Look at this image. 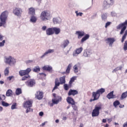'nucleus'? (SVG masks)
Returning a JSON list of instances; mask_svg holds the SVG:
<instances>
[{
	"mask_svg": "<svg viewBox=\"0 0 127 127\" xmlns=\"http://www.w3.org/2000/svg\"><path fill=\"white\" fill-rule=\"evenodd\" d=\"M28 78H30V75H29V74L24 75L23 77H22V81H25V80H27Z\"/></svg>",
	"mask_w": 127,
	"mask_h": 127,
	"instance_id": "a19ab883",
	"label": "nucleus"
},
{
	"mask_svg": "<svg viewBox=\"0 0 127 127\" xmlns=\"http://www.w3.org/2000/svg\"><path fill=\"white\" fill-rule=\"evenodd\" d=\"M120 104V101L116 100L113 103V106L115 107V108H117V107H118Z\"/></svg>",
	"mask_w": 127,
	"mask_h": 127,
	"instance_id": "ea45409f",
	"label": "nucleus"
},
{
	"mask_svg": "<svg viewBox=\"0 0 127 127\" xmlns=\"http://www.w3.org/2000/svg\"><path fill=\"white\" fill-rule=\"evenodd\" d=\"M4 43H5V40H3L1 42H0V47H2L4 46Z\"/></svg>",
	"mask_w": 127,
	"mask_h": 127,
	"instance_id": "603ef678",
	"label": "nucleus"
},
{
	"mask_svg": "<svg viewBox=\"0 0 127 127\" xmlns=\"http://www.w3.org/2000/svg\"><path fill=\"white\" fill-rule=\"evenodd\" d=\"M101 110H102V105H96L92 111V117H99Z\"/></svg>",
	"mask_w": 127,
	"mask_h": 127,
	"instance_id": "f03ea898",
	"label": "nucleus"
},
{
	"mask_svg": "<svg viewBox=\"0 0 127 127\" xmlns=\"http://www.w3.org/2000/svg\"><path fill=\"white\" fill-rule=\"evenodd\" d=\"M28 87H32L35 85V80L34 79H29L25 82Z\"/></svg>",
	"mask_w": 127,
	"mask_h": 127,
	"instance_id": "4468645a",
	"label": "nucleus"
},
{
	"mask_svg": "<svg viewBox=\"0 0 127 127\" xmlns=\"http://www.w3.org/2000/svg\"><path fill=\"white\" fill-rule=\"evenodd\" d=\"M79 93L76 90L70 89L68 93V96H75V95H78Z\"/></svg>",
	"mask_w": 127,
	"mask_h": 127,
	"instance_id": "a211bd4d",
	"label": "nucleus"
},
{
	"mask_svg": "<svg viewBox=\"0 0 127 127\" xmlns=\"http://www.w3.org/2000/svg\"><path fill=\"white\" fill-rule=\"evenodd\" d=\"M3 39V36L1 35H0V41H1Z\"/></svg>",
	"mask_w": 127,
	"mask_h": 127,
	"instance_id": "bf43d9fd",
	"label": "nucleus"
},
{
	"mask_svg": "<svg viewBox=\"0 0 127 127\" xmlns=\"http://www.w3.org/2000/svg\"><path fill=\"white\" fill-rule=\"evenodd\" d=\"M66 78V76L64 75L60 78V83H61V85H63V84H65L66 83V80L65 79Z\"/></svg>",
	"mask_w": 127,
	"mask_h": 127,
	"instance_id": "c85d7f7f",
	"label": "nucleus"
},
{
	"mask_svg": "<svg viewBox=\"0 0 127 127\" xmlns=\"http://www.w3.org/2000/svg\"><path fill=\"white\" fill-rule=\"evenodd\" d=\"M107 98L109 99V100H111V99H116L117 97L115 95H114V91H111L107 95Z\"/></svg>",
	"mask_w": 127,
	"mask_h": 127,
	"instance_id": "4be33fe9",
	"label": "nucleus"
},
{
	"mask_svg": "<svg viewBox=\"0 0 127 127\" xmlns=\"http://www.w3.org/2000/svg\"><path fill=\"white\" fill-rule=\"evenodd\" d=\"M53 96L54 97V98H55L54 99H56V98H57V97L59 96H56V94H55V93H53Z\"/></svg>",
	"mask_w": 127,
	"mask_h": 127,
	"instance_id": "680f3d73",
	"label": "nucleus"
},
{
	"mask_svg": "<svg viewBox=\"0 0 127 127\" xmlns=\"http://www.w3.org/2000/svg\"><path fill=\"white\" fill-rule=\"evenodd\" d=\"M71 68H72V64H69L68 65L65 71L62 72L61 74H62V75H69Z\"/></svg>",
	"mask_w": 127,
	"mask_h": 127,
	"instance_id": "ddd939ff",
	"label": "nucleus"
},
{
	"mask_svg": "<svg viewBox=\"0 0 127 127\" xmlns=\"http://www.w3.org/2000/svg\"><path fill=\"white\" fill-rule=\"evenodd\" d=\"M9 68L6 67L4 71V74L5 76H8V73H9Z\"/></svg>",
	"mask_w": 127,
	"mask_h": 127,
	"instance_id": "4c0bfd02",
	"label": "nucleus"
},
{
	"mask_svg": "<svg viewBox=\"0 0 127 127\" xmlns=\"http://www.w3.org/2000/svg\"><path fill=\"white\" fill-rule=\"evenodd\" d=\"M111 22H107L105 25V28H107L108 26H110V25H111Z\"/></svg>",
	"mask_w": 127,
	"mask_h": 127,
	"instance_id": "864d4df0",
	"label": "nucleus"
},
{
	"mask_svg": "<svg viewBox=\"0 0 127 127\" xmlns=\"http://www.w3.org/2000/svg\"><path fill=\"white\" fill-rule=\"evenodd\" d=\"M53 52H54V50L49 49L41 57V58H43V57L47 55V54H49V53H53Z\"/></svg>",
	"mask_w": 127,
	"mask_h": 127,
	"instance_id": "c756f323",
	"label": "nucleus"
},
{
	"mask_svg": "<svg viewBox=\"0 0 127 127\" xmlns=\"http://www.w3.org/2000/svg\"><path fill=\"white\" fill-rule=\"evenodd\" d=\"M66 102L69 104V105H75L76 104V102H75V100H74V99H73L71 97H67L66 98Z\"/></svg>",
	"mask_w": 127,
	"mask_h": 127,
	"instance_id": "f3484780",
	"label": "nucleus"
},
{
	"mask_svg": "<svg viewBox=\"0 0 127 127\" xmlns=\"http://www.w3.org/2000/svg\"><path fill=\"white\" fill-rule=\"evenodd\" d=\"M12 78H13V76H8L7 77V79L9 80V81H10V80H11V79H12Z\"/></svg>",
	"mask_w": 127,
	"mask_h": 127,
	"instance_id": "4d7b16f0",
	"label": "nucleus"
},
{
	"mask_svg": "<svg viewBox=\"0 0 127 127\" xmlns=\"http://www.w3.org/2000/svg\"><path fill=\"white\" fill-rule=\"evenodd\" d=\"M33 103V101L30 100L27 101H25L23 103L24 108H28L26 110V113H29V112H33V109L30 108L32 107V104Z\"/></svg>",
	"mask_w": 127,
	"mask_h": 127,
	"instance_id": "7ed1b4c3",
	"label": "nucleus"
},
{
	"mask_svg": "<svg viewBox=\"0 0 127 127\" xmlns=\"http://www.w3.org/2000/svg\"><path fill=\"white\" fill-rule=\"evenodd\" d=\"M47 28V27H46V26H43L42 28V30H43L44 31L46 30V29Z\"/></svg>",
	"mask_w": 127,
	"mask_h": 127,
	"instance_id": "6e6d98bb",
	"label": "nucleus"
},
{
	"mask_svg": "<svg viewBox=\"0 0 127 127\" xmlns=\"http://www.w3.org/2000/svg\"><path fill=\"white\" fill-rule=\"evenodd\" d=\"M5 100V96L4 95L0 94V102H2Z\"/></svg>",
	"mask_w": 127,
	"mask_h": 127,
	"instance_id": "79ce46f5",
	"label": "nucleus"
},
{
	"mask_svg": "<svg viewBox=\"0 0 127 127\" xmlns=\"http://www.w3.org/2000/svg\"><path fill=\"white\" fill-rule=\"evenodd\" d=\"M123 127H127V122L125 123L124 124H123Z\"/></svg>",
	"mask_w": 127,
	"mask_h": 127,
	"instance_id": "052dcab7",
	"label": "nucleus"
},
{
	"mask_svg": "<svg viewBox=\"0 0 127 127\" xmlns=\"http://www.w3.org/2000/svg\"><path fill=\"white\" fill-rule=\"evenodd\" d=\"M21 93H22V91L21 90V88H17L16 89V91H15V94L17 95V96H18L19 95H20V94H21Z\"/></svg>",
	"mask_w": 127,
	"mask_h": 127,
	"instance_id": "72a5a7b5",
	"label": "nucleus"
},
{
	"mask_svg": "<svg viewBox=\"0 0 127 127\" xmlns=\"http://www.w3.org/2000/svg\"><path fill=\"white\" fill-rule=\"evenodd\" d=\"M39 75L41 76L42 77H46V74L44 73H40Z\"/></svg>",
	"mask_w": 127,
	"mask_h": 127,
	"instance_id": "5fc2aeb1",
	"label": "nucleus"
},
{
	"mask_svg": "<svg viewBox=\"0 0 127 127\" xmlns=\"http://www.w3.org/2000/svg\"><path fill=\"white\" fill-rule=\"evenodd\" d=\"M7 18V11L3 12L0 16V27L4 25L6 23V18Z\"/></svg>",
	"mask_w": 127,
	"mask_h": 127,
	"instance_id": "20e7f679",
	"label": "nucleus"
},
{
	"mask_svg": "<svg viewBox=\"0 0 127 127\" xmlns=\"http://www.w3.org/2000/svg\"><path fill=\"white\" fill-rule=\"evenodd\" d=\"M81 64L78 63L73 66V70L75 73H78V71L81 70Z\"/></svg>",
	"mask_w": 127,
	"mask_h": 127,
	"instance_id": "6ab92c4d",
	"label": "nucleus"
},
{
	"mask_svg": "<svg viewBox=\"0 0 127 127\" xmlns=\"http://www.w3.org/2000/svg\"><path fill=\"white\" fill-rule=\"evenodd\" d=\"M90 37V35L88 34H86L84 37H83L81 40V43H83L87 40V39H89V38Z\"/></svg>",
	"mask_w": 127,
	"mask_h": 127,
	"instance_id": "2f4dec72",
	"label": "nucleus"
},
{
	"mask_svg": "<svg viewBox=\"0 0 127 127\" xmlns=\"http://www.w3.org/2000/svg\"><path fill=\"white\" fill-rule=\"evenodd\" d=\"M50 17H51V14H50V11L48 10L43 11L40 15V18L43 21L48 20Z\"/></svg>",
	"mask_w": 127,
	"mask_h": 127,
	"instance_id": "f257e3e1",
	"label": "nucleus"
},
{
	"mask_svg": "<svg viewBox=\"0 0 127 127\" xmlns=\"http://www.w3.org/2000/svg\"><path fill=\"white\" fill-rule=\"evenodd\" d=\"M39 116H40V117H42L43 116V115H44V114L43 113V112H40V113H39Z\"/></svg>",
	"mask_w": 127,
	"mask_h": 127,
	"instance_id": "13d9d810",
	"label": "nucleus"
},
{
	"mask_svg": "<svg viewBox=\"0 0 127 127\" xmlns=\"http://www.w3.org/2000/svg\"><path fill=\"white\" fill-rule=\"evenodd\" d=\"M28 14L33 16L35 15V8L32 7L29 8Z\"/></svg>",
	"mask_w": 127,
	"mask_h": 127,
	"instance_id": "bb28decb",
	"label": "nucleus"
},
{
	"mask_svg": "<svg viewBox=\"0 0 127 127\" xmlns=\"http://www.w3.org/2000/svg\"><path fill=\"white\" fill-rule=\"evenodd\" d=\"M96 92L98 93L99 95H100L101 96V95H102V94H104V93H105V90L104 88H100L98 90H97L96 91Z\"/></svg>",
	"mask_w": 127,
	"mask_h": 127,
	"instance_id": "473e14b6",
	"label": "nucleus"
},
{
	"mask_svg": "<svg viewBox=\"0 0 127 127\" xmlns=\"http://www.w3.org/2000/svg\"><path fill=\"white\" fill-rule=\"evenodd\" d=\"M46 33L47 35L48 36L53 35V34H54V32L53 31V27L48 28L46 30Z\"/></svg>",
	"mask_w": 127,
	"mask_h": 127,
	"instance_id": "412c9836",
	"label": "nucleus"
},
{
	"mask_svg": "<svg viewBox=\"0 0 127 127\" xmlns=\"http://www.w3.org/2000/svg\"><path fill=\"white\" fill-rule=\"evenodd\" d=\"M75 80H76V78L75 77H73L70 79L69 82V85L70 87H72V84H73V82L75 81Z\"/></svg>",
	"mask_w": 127,
	"mask_h": 127,
	"instance_id": "f704fd0d",
	"label": "nucleus"
},
{
	"mask_svg": "<svg viewBox=\"0 0 127 127\" xmlns=\"http://www.w3.org/2000/svg\"><path fill=\"white\" fill-rule=\"evenodd\" d=\"M69 43H70L69 40H64L63 42V43L62 45V47L63 48H66V47H67V46L69 45Z\"/></svg>",
	"mask_w": 127,
	"mask_h": 127,
	"instance_id": "cd10ccee",
	"label": "nucleus"
},
{
	"mask_svg": "<svg viewBox=\"0 0 127 127\" xmlns=\"http://www.w3.org/2000/svg\"><path fill=\"white\" fill-rule=\"evenodd\" d=\"M82 51H83L82 47H80L79 48L76 49V50L73 53V55L74 56H77V55H78V54H80V53H81Z\"/></svg>",
	"mask_w": 127,
	"mask_h": 127,
	"instance_id": "5701e85b",
	"label": "nucleus"
},
{
	"mask_svg": "<svg viewBox=\"0 0 127 127\" xmlns=\"http://www.w3.org/2000/svg\"><path fill=\"white\" fill-rule=\"evenodd\" d=\"M13 13L15 15L20 16V15H21V13H22V9L16 7L13 9Z\"/></svg>",
	"mask_w": 127,
	"mask_h": 127,
	"instance_id": "9d476101",
	"label": "nucleus"
},
{
	"mask_svg": "<svg viewBox=\"0 0 127 127\" xmlns=\"http://www.w3.org/2000/svg\"><path fill=\"white\" fill-rule=\"evenodd\" d=\"M105 127H109V125H108V124H106V125L105 126Z\"/></svg>",
	"mask_w": 127,
	"mask_h": 127,
	"instance_id": "774afa93",
	"label": "nucleus"
},
{
	"mask_svg": "<svg viewBox=\"0 0 127 127\" xmlns=\"http://www.w3.org/2000/svg\"><path fill=\"white\" fill-rule=\"evenodd\" d=\"M43 92L37 91L35 94V98L39 100H42L43 99Z\"/></svg>",
	"mask_w": 127,
	"mask_h": 127,
	"instance_id": "1a4fd4ad",
	"label": "nucleus"
},
{
	"mask_svg": "<svg viewBox=\"0 0 127 127\" xmlns=\"http://www.w3.org/2000/svg\"><path fill=\"white\" fill-rule=\"evenodd\" d=\"M124 50L125 51H127V40H126L125 42V43H124Z\"/></svg>",
	"mask_w": 127,
	"mask_h": 127,
	"instance_id": "de8ad7c7",
	"label": "nucleus"
},
{
	"mask_svg": "<svg viewBox=\"0 0 127 127\" xmlns=\"http://www.w3.org/2000/svg\"><path fill=\"white\" fill-rule=\"evenodd\" d=\"M53 21L54 24H57V23H59V20H58V18H54L53 19Z\"/></svg>",
	"mask_w": 127,
	"mask_h": 127,
	"instance_id": "a18cd8bd",
	"label": "nucleus"
},
{
	"mask_svg": "<svg viewBox=\"0 0 127 127\" xmlns=\"http://www.w3.org/2000/svg\"><path fill=\"white\" fill-rule=\"evenodd\" d=\"M91 54H92V52H91V50L86 49V50H85L84 51L83 56L84 57H89V56H90Z\"/></svg>",
	"mask_w": 127,
	"mask_h": 127,
	"instance_id": "393cba45",
	"label": "nucleus"
},
{
	"mask_svg": "<svg viewBox=\"0 0 127 127\" xmlns=\"http://www.w3.org/2000/svg\"><path fill=\"white\" fill-rule=\"evenodd\" d=\"M71 107L74 111L75 112H78V107H77L76 103H75L74 105H72Z\"/></svg>",
	"mask_w": 127,
	"mask_h": 127,
	"instance_id": "58836bf2",
	"label": "nucleus"
},
{
	"mask_svg": "<svg viewBox=\"0 0 127 127\" xmlns=\"http://www.w3.org/2000/svg\"><path fill=\"white\" fill-rule=\"evenodd\" d=\"M37 20V18L34 16H32L31 17L30 21L31 22H33L35 23V22H36V21Z\"/></svg>",
	"mask_w": 127,
	"mask_h": 127,
	"instance_id": "c9c22d12",
	"label": "nucleus"
},
{
	"mask_svg": "<svg viewBox=\"0 0 127 127\" xmlns=\"http://www.w3.org/2000/svg\"><path fill=\"white\" fill-rule=\"evenodd\" d=\"M1 105L3 106V107H8L9 106V104L4 102V101H2L1 102Z\"/></svg>",
	"mask_w": 127,
	"mask_h": 127,
	"instance_id": "c03bdc74",
	"label": "nucleus"
},
{
	"mask_svg": "<svg viewBox=\"0 0 127 127\" xmlns=\"http://www.w3.org/2000/svg\"><path fill=\"white\" fill-rule=\"evenodd\" d=\"M75 34H77L78 39H80L85 35V32L83 31H77L75 32Z\"/></svg>",
	"mask_w": 127,
	"mask_h": 127,
	"instance_id": "aec40b11",
	"label": "nucleus"
},
{
	"mask_svg": "<svg viewBox=\"0 0 127 127\" xmlns=\"http://www.w3.org/2000/svg\"><path fill=\"white\" fill-rule=\"evenodd\" d=\"M102 122L103 123H107V120L103 119Z\"/></svg>",
	"mask_w": 127,
	"mask_h": 127,
	"instance_id": "e2e57ef3",
	"label": "nucleus"
},
{
	"mask_svg": "<svg viewBox=\"0 0 127 127\" xmlns=\"http://www.w3.org/2000/svg\"><path fill=\"white\" fill-rule=\"evenodd\" d=\"M101 17H102V20H104V21L107 20V14L105 13V14H102L101 16Z\"/></svg>",
	"mask_w": 127,
	"mask_h": 127,
	"instance_id": "37998d69",
	"label": "nucleus"
},
{
	"mask_svg": "<svg viewBox=\"0 0 127 127\" xmlns=\"http://www.w3.org/2000/svg\"><path fill=\"white\" fill-rule=\"evenodd\" d=\"M45 126V122L42 123L41 125V127H44Z\"/></svg>",
	"mask_w": 127,
	"mask_h": 127,
	"instance_id": "0e129e2a",
	"label": "nucleus"
},
{
	"mask_svg": "<svg viewBox=\"0 0 127 127\" xmlns=\"http://www.w3.org/2000/svg\"><path fill=\"white\" fill-rule=\"evenodd\" d=\"M33 72H35L36 73H38V72L40 71V67L39 66H36L33 69Z\"/></svg>",
	"mask_w": 127,
	"mask_h": 127,
	"instance_id": "e433bc0d",
	"label": "nucleus"
},
{
	"mask_svg": "<svg viewBox=\"0 0 127 127\" xmlns=\"http://www.w3.org/2000/svg\"><path fill=\"white\" fill-rule=\"evenodd\" d=\"M13 95V92L11 89H8L6 92V96L7 97H11Z\"/></svg>",
	"mask_w": 127,
	"mask_h": 127,
	"instance_id": "7c9ffc66",
	"label": "nucleus"
},
{
	"mask_svg": "<svg viewBox=\"0 0 127 127\" xmlns=\"http://www.w3.org/2000/svg\"><path fill=\"white\" fill-rule=\"evenodd\" d=\"M105 41L107 44H109V46H113V44H114V42L116 41V39L115 38H107Z\"/></svg>",
	"mask_w": 127,
	"mask_h": 127,
	"instance_id": "9b49d317",
	"label": "nucleus"
},
{
	"mask_svg": "<svg viewBox=\"0 0 127 127\" xmlns=\"http://www.w3.org/2000/svg\"><path fill=\"white\" fill-rule=\"evenodd\" d=\"M62 101V97L61 96H58L56 98H53L52 100V103L50 104V107H53L54 105L59 104V102Z\"/></svg>",
	"mask_w": 127,
	"mask_h": 127,
	"instance_id": "0eeeda50",
	"label": "nucleus"
},
{
	"mask_svg": "<svg viewBox=\"0 0 127 127\" xmlns=\"http://www.w3.org/2000/svg\"><path fill=\"white\" fill-rule=\"evenodd\" d=\"M31 72V68H28L26 70H21L19 71V75L20 76H26L29 75V73Z\"/></svg>",
	"mask_w": 127,
	"mask_h": 127,
	"instance_id": "6e6552de",
	"label": "nucleus"
},
{
	"mask_svg": "<svg viewBox=\"0 0 127 127\" xmlns=\"http://www.w3.org/2000/svg\"><path fill=\"white\" fill-rule=\"evenodd\" d=\"M122 69H123V67L122 66L117 67L115 69H114L112 72L113 73H114V72H117V71H119V70H122Z\"/></svg>",
	"mask_w": 127,
	"mask_h": 127,
	"instance_id": "49530a36",
	"label": "nucleus"
},
{
	"mask_svg": "<svg viewBox=\"0 0 127 127\" xmlns=\"http://www.w3.org/2000/svg\"><path fill=\"white\" fill-rule=\"evenodd\" d=\"M100 96H101L99 93L96 92H92V97L94 98L93 99H90V102H93V101H97V100H99V98H100Z\"/></svg>",
	"mask_w": 127,
	"mask_h": 127,
	"instance_id": "f8f14e48",
	"label": "nucleus"
},
{
	"mask_svg": "<svg viewBox=\"0 0 127 127\" xmlns=\"http://www.w3.org/2000/svg\"><path fill=\"white\" fill-rule=\"evenodd\" d=\"M53 28L54 34H56V35H58V34H60V32H61V29H60V28L54 27H53Z\"/></svg>",
	"mask_w": 127,
	"mask_h": 127,
	"instance_id": "b1692460",
	"label": "nucleus"
},
{
	"mask_svg": "<svg viewBox=\"0 0 127 127\" xmlns=\"http://www.w3.org/2000/svg\"><path fill=\"white\" fill-rule=\"evenodd\" d=\"M42 69L44 71H48V72H50L51 73H52L53 71L52 66L50 65H45L43 66Z\"/></svg>",
	"mask_w": 127,
	"mask_h": 127,
	"instance_id": "2eb2a0df",
	"label": "nucleus"
},
{
	"mask_svg": "<svg viewBox=\"0 0 127 127\" xmlns=\"http://www.w3.org/2000/svg\"><path fill=\"white\" fill-rule=\"evenodd\" d=\"M60 84H61V82H59V80L58 78H56L55 79V87H54L53 91H54L56 89H58V87L60 86Z\"/></svg>",
	"mask_w": 127,
	"mask_h": 127,
	"instance_id": "a878e982",
	"label": "nucleus"
},
{
	"mask_svg": "<svg viewBox=\"0 0 127 127\" xmlns=\"http://www.w3.org/2000/svg\"><path fill=\"white\" fill-rule=\"evenodd\" d=\"M104 6H109L114 4V0H105Z\"/></svg>",
	"mask_w": 127,
	"mask_h": 127,
	"instance_id": "dca6fc26",
	"label": "nucleus"
},
{
	"mask_svg": "<svg viewBox=\"0 0 127 127\" xmlns=\"http://www.w3.org/2000/svg\"><path fill=\"white\" fill-rule=\"evenodd\" d=\"M3 83H4V82H3V81H0V84H3Z\"/></svg>",
	"mask_w": 127,
	"mask_h": 127,
	"instance_id": "338daca9",
	"label": "nucleus"
},
{
	"mask_svg": "<svg viewBox=\"0 0 127 127\" xmlns=\"http://www.w3.org/2000/svg\"><path fill=\"white\" fill-rule=\"evenodd\" d=\"M32 62H33L32 60H29L27 62V63H32Z\"/></svg>",
	"mask_w": 127,
	"mask_h": 127,
	"instance_id": "69168bd1",
	"label": "nucleus"
},
{
	"mask_svg": "<svg viewBox=\"0 0 127 127\" xmlns=\"http://www.w3.org/2000/svg\"><path fill=\"white\" fill-rule=\"evenodd\" d=\"M16 106H17L16 103L13 104L11 107V110H14V109H16Z\"/></svg>",
	"mask_w": 127,
	"mask_h": 127,
	"instance_id": "8fccbe9b",
	"label": "nucleus"
},
{
	"mask_svg": "<svg viewBox=\"0 0 127 127\" xmlns=\"http://www.w3.org/2000/svg\"><path fill=\"white\" fill-rule=\"evenodd\" d=\"M64 87L65 91H68V90H69V86H68L67 84H64Z\"/></svg>",
	"mask_w": 127,
	"mask_h": 127,
	"instance_id": "09e8293b",
	"label": "nucleus"
},
{
	"mask_svg": "<svg viewBox=\"0 0 127 127\" xmlns=\"http://www.w3.org/2000/svg\"><path fill=\"white\" fill-rule=\"evenodd\" d=\"M75 13L76 14V16H82V15H83V13H82V12L78 13V11H76Z\"/></svg>",
	"mask_w": 127,
	"mask_h": 127,
	"instance_id": "3c124183",
	"label": "nucleus"
},
{
	"mask_svg": "<svg viewBox=\"0 0 127 127\" xmlns=\"http://www.w3.org/2000/svg\"><path fill=\"white\" fill-rule=\"evenodd\" d=\"M127 20H126L124 22L120 23L119 25L117 26V29H121L120 31V34H124L125 30L127 29Z\"/></svg>",
	"mask_w": 127,
	"mask_h": 127,
	"instance_id": "39448f33",
	"label": "nucleus"
},
{
	"mask_svg": "<svg viewBox=\"0 0 127 127\" xmlns=\"http://www.w3.org/2000/svg\"><path fill=\"white\" fill-rule=\"evenodd\" d=\"M5 63L8 64V65H13L16 63V60L10 56L8 58H5Z\"/></svg>",
	"mask_w": 127,
	"mask_h": 127,
	"instance_id": "423d86ee",
	"label": "nucleus"
}]
</instances>
